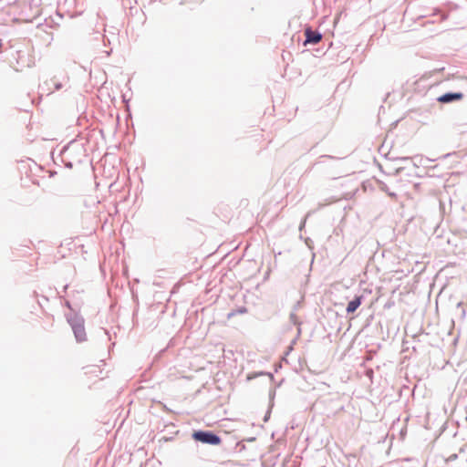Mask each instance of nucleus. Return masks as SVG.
I'll return each mask as SVG.
<instances>
[{
    "label": "nucleus",
    "instance_id": "1",
    "mask_svg": "<svg viewBox=\"0 0 467 467\" xmlns=\"http://www.w3.org/2000/svg\"><path fill=\"white\" fill-rule=\"evenodd\" d=\"M192 438L195 441H201L202 443H208L213 445H219L221 443V438L209 431H194L192 433Z\"/></svg>",
    "mask_w": 467,
    "mask_h": 467
},
{
    "label": "nucleus",
    "instance_id": "2",
    "mask_svg": "<svg viewBox=\"0 0 467 467\" xmlns=\"http://www.w3.org/2000/svg\"><path fill=\"white\" fill-rule=\"evenodd\" d=\"M305 36H306V41L304 43L305 46L307 44H317L322 39V36L320 33H318L317 31H313L310 28L306 29Z\"/></svg>",
    "mask_w": 467,
    "mask_h": 467
},
{
    "label": "nucleus",
    "instance_id": "3",
    "mask_svg": "<svg viewBox=\"0 0 467 467\" xmlns=\"http://www.w3.org/2000/svg\"><path fill=\"white\" fill-rule=\"evenodd\" d=\"M463 95L462 93H446L441 96L438 100L442 103H448L452 100H460L462 99Z\"/></svg>",
    "mask_w": 467,
    "mask_h": 467
},
{
    "label": "nucleus",
    "instance_id": "4",
    "mask_svg": "<svg viewBox=\"0 0 467 467\" xmlns=\"http://www.w3.org/2000/svg\"><path fill=\"white\" fill-rule=\"evenodd\" d=\"M73 330L78 341L81 342L86 339L85 328L82 324H77L73 326Z\"/></svg>",
    "mask_w": 467,
    "mask_h": 467
},
{
    "label": "nucleus",
    "instance_id": "5",
    "mask_svg": "<svg viewBox=\"0 0 467 467\" xmlns=\"http://www.w3.org/2000/svg\"><path fill=\"white\" fill-rule=\"evenodd\" d=\"M361 296L355 297L352 301H350L347 307L348 313H354L358 307L361 305Z\"/></svg>",
    "mask_w": 467,
    "mask_h": 467
}]
</instances>
